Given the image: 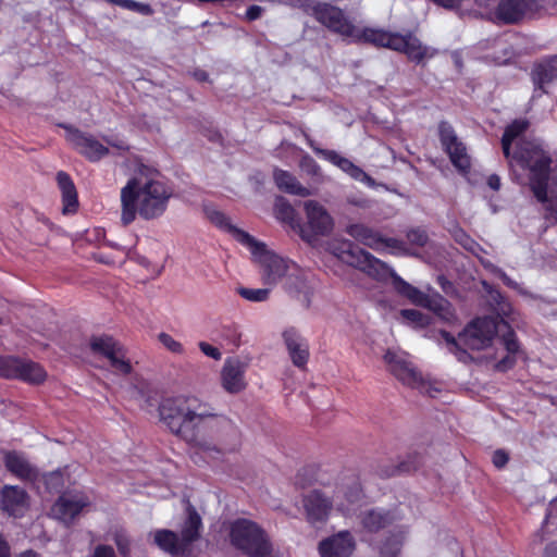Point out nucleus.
I'll return each mask as SVG.
<instances>
[{
	"label": "nucleus",
	"instance_id": "nucleus-46",
	"mask_svg": "<svg viewBox=\"0 0 557 557\" xmlns=\"http://www.w3.org/2000/svg\"><path fill=\"white\" fill-rule=\"evenodd\" d=\"M63 474L61 471H53L47 475L44 476L45 484L50 490H58L60 486L63 485Z\"/></svg>",
	"mask_w": 557,
	"mask_h": 557
},
{
	"label": "nucleus",
	"instance_id": "nucleus-1",
	"mask_svg": "<svg viewBox=\"0 0 557 557\" xmlns=\"http://www.w3.org/2000/svg\"><path fill=\"white\" fill-rule=\"evenodd\" d=\"M159 417L171 433L211 457L234 451L240 445L236 424L195 396L164 398L159 405Z\"/></svg>",
	"mask_w": 557,
	"mask_h": 557
},
{
	"label": "nucleus",
	"instance_id": "nucleus-47",
	"mask_svg": "<svg viewBox=\"0 0 557 557\" xmlns=\"http://www.w3.org/2000/svg\"><path fill=\"white\" fill-rule=\"evenodd\" d=\"M482 263H483V265L485 268H488L494 273H496L503 280V282L507 286H509V287H511L513 289H518L519 288V285L515 281H512L509 276H507V274L504 273L502 270H499L498 268L494 267L491 262L482 260Z\"/></svg>",
	"mask_w": 557,
	"mask_h": 557
},
{
	"label": "nucleus",
	"instance_id": "nucleus-16",
	"mask_svg": "<svg viewBox=\"0 0 557 557\" xmlns=\"http://www.w3.org/2000/svg\"><path fill=\"white\" fill-rule=\"evenodd\" d=\"M313 151L319 154L324 160L329 161L333 165L341 169L344 173L349 175L351 178L361 182L368 186H373L374 181L371 176H369L361 168L352 163L349 159L343 157L335 150L321 149L310 143Z\"/></svg>",
	"mask_w": 557,
	"mask_h": 557
},
{
	"label": "nucleus",
	"instance_id": "nucleus-15",
	"mask_svg": "<svg viewBox=\"0 0 557 557\" xmlns=\"http://www.w3.org/2000/svg\"><path fill=\"white\" fill-rule=\"evenodd\" d=\"M66 140L83 156L88 158L90 161H98L106 154H108L109 150L106 146H103L99 140H97L91 135L79 132L78 129H74L71 127H66Z\"/></svg>",
	"mask_w": 557,
	"mask_h": 557
},
{
	"label": "nucleus",
	"instance_id": "nucleus-43",
	"mask_svg": "<svg viewBox=\"0 0 557 557\" xmlns=\"http://www.w3.org/2000/svg\"><path fill=\"white\" fill-rule=\"evenodd\" d=\"M305 280H306V285H305L306 287H302L298 281L292 280L294 290H287V292L289 294L294 295L295 297L302 299L307 305H309L311 287L308 284V280H307L306 275H305Z\"/></svg>",
	"mask_w": 557,
	"mask_h": 557
},
{
	"label": "nucleus",
	"instance_id": "nucleus-33",
	"mask_svg": "<svg viewBox=\"0 0 557 557\" xmlns=\"http://www.w3.org/2000/svg\"><path fill=\"white\" fill-rule=\"evenodd\" d=\"M206 215L207 218L216 226L227 231L230 234L233 235V237L239 242L242 245H244V242L239 238L238 233H242L244 235H249L248 233L237 228L234 226L230 219L221 211L214 209V208H206Z\"/></svg>",
	"mask_w": 557,
	"mask_h": 557
},
{
	"label": "nucleus",
	"instance_id": "nucleus-60",
	"mask_svg": "<svg viewBox=\"0 0 557 557\" xmlns=\"http://www.w3.org/2000/svg\"><path fill=\"white\" fill-rule=\"evenodd\" d=\"M194 76H195V78H196L197 81H199V82H205V81H207V78H208L207 73H206L205 71H201V70H197V71H195V72H194Z\"/></svg>",
	"mask_w": 557,
	"mask_h": 557
},
{
	"label": "nucleus",
	"instance_id": "nucleus-20",
	"mask_svg": "<svg viewBox=\"0 0 557 557\" xmlns=\"http://www.w3.org/2000/svg\"><path fill=\"white\" fill-rule=\"evenodd\" d=\"M355 540L348 531H342L337 534L322 541L319 545L321 557H349L355 550Z\"/></svg>",
	"mask_w": 557,
	"mask_h": 557
},
{
	"label": "nucleus",
	"instance_id": "nucleus-29",
	"mask_svg": "<svg viewBox=\"0 0 557 557\" xmlns=\"http://www.w3.org/2000/svg\"><path fill=\"white\" fill-rule=\"evenodd\" d=\"M407 529L398 528L394 530L383 542L380 548L381 557H398L403 544L407 537Z\"/></svg>",
	"mask_w": 557,
	"mask_h": 557
},
{
	"label": "nucleus",
	"instance_id": "nucleus-25",
	"mask_svg": "<svg viewBox=\"0 0 557 557\" xmlns=\"http://www.w3.org/2000/svg\"><path fill=\"white\" fill-rule=\"evenodd\" d=\"M57 181L59 188L62 193V212L70 214L76 212L78 208L77 191L73 181L65 172H59L57 174Z\"/></svg>",
	"mask_w": 557,
	"mask_h": 557
},
{
	"label": "nucleus",
	"instance_id": "nucleus-21",
	"mask_svg": "<svg viewBox=\"0 0 557 557\" xmlns=\"http://www.w3.org/2000/svg\"><path fill=\"white\" fill-rule=\"evenodd\" d=\"M246 366L238 359H226L221 370L223 388L231 394L242 392L246 387Z\"/></svg>",
	"mask_w": 557,
	"mask_h": 557
},
{
	"label": "nucleus",
	"instance_id": "nucleus-57",
	"mask_svg": "<svg viewBox=\"0 0 557 557\" xmlns=\"http://www.w3.org/2000/svg\"><path fill=\"white\" fill-rule=\"evenodd\" d=\"M487 184L492 189L498 190L500 187V180L497 175H491L487 180Z\"/></svg>",
	"mask_w": 557,
	"mask_h": 557
},
{
	"label": "nucleus",
	"instance_id": "nucleus-36",
	"mask_svg": "<svg viewBox=\"0 0 557 557\" xmlns=\"http://www.w3.org/2000/svg\"><path fill=\"white\" fill-rule=\"evenodd\" d=\"M22 358L13 356H0V376L5 379H15Z\"/></svg>",
	"mask_w": 557,
	"mask_h": 557
},
{
	"label": "nucleus",
	"instance_id": "nucleus-42",
	"mask_svg": "<svg viewBox=\"0 0 557 557\" xmlns=\"http://www.w3.org/2000/svg\"><path fill=\"white\" fill-rule=\"evenodd\" d=\"M159 342L171 352L176 355H182L184 352L183 345L174 339L170 334L168 333H160L158 335Z\"/></svg>",
	"mask_w": 557,
	"mask_h": 557
},
{
	"label": "nucleus",
	"instance_id": "nucleus-52",
	"mask_svg": "<svg viewBox=\"0 0 557 557\" xmlns=\"http://www.w3.org/2000/svg\"><path fill=\"white\" fill-rule=\"evenodd\" d=\"M434 3L445 9H456L461 7L463 0H432Z\"/></svg>",
	"mask_w": 557,
	"mask_h": 557
},
{
	"label": "nucleus",
	"instance_id": "nucleus-5",
	"mask_svg": "<svg viewBox=\"0 0 557 557\" xmlns=\"http://www.w3.org/2000/svg\"><path fill=\"white\" fill-rule=\"evenodd\" d=\"M503 329H506L507 332L503 335L502 343L508 354H513L518 350L519 346L515 334L503 320L497 321L493 318L475 319L458 334V338H455L445 331L441 332V336L445 342L447 350L459 361L467 363L471 360L468 349L481 350L490 347L496 334L502 332Z\"/></svg>",
	"mask_w": 557,
	"mask_h": 557
},
{
	"label": "nucleus",
	"instance_id": "nucleus-31",
	"mask_svg": "<svg viewBox=\"0 0 557 557\" xmlns=\"http://www.w3.org/2000/svg\"><path fill=\"white\" fill-rule=\"evenodd\" d=\"M346 232L366 246L373 249L381 248V237L369 227L362 224L349 225Z\"/></svg>",
	"mask_w": 557,
	"mask_h": 557
},
{
	"label": "nucleus",
	"instance_id": "nucleus-37",
	"mask_svg": "<svg viewBox=\"0 0 557 557\" xmlns=\"http://www.w3.org/2000/svg\"><path fill=\"white\" fill-rule=\"evenodd\" d=\"M451 235L454 239L460 244L465 249L471 251L473 255L479 256V252L482 251V248L479 244H476L469 235L466 234L463 230L456 226L451 231Z\"/></svg>",
	"mask_w": 557,
	"mask_h": 557
},
{
	"label": "nucleus",
	"instance_id": "nucleus-58",
	"mask_svg": "<svg viewBox=\"0 0 557 557\" xmlns=\"http://www.w3.org/2000/svg\"><path fill=\"white\" fill-rule=\"evenodd\" d=\"M513 363V359L510 357V356H507L505 358H503L499 363L497 364V368L499 370H506L508 369L509 367H511Z\"/></svg>",
	"mask_w": 557,
	"mask_h": 557
},
{
	"label": "nucleus",
	"instance_id": "nucleus-35",
	"mask_svg": "<svg viewBox=\"0 0 557 557\" xmlns=\"http://www.w3.org/2000/svg\"><path fill=\"white\" fill-rule=\"evenodd\" d=\"M555 77H557V57L539 66L534 75V82L540 88H543L544 84L553 81Z\"/></svg>",
	"mask_w": 557,
	"mask_h": 557
},
{
	"label": "nucleus",
	"instance_id": "nucleus-13",
	"mask_svg": "<svg viewBox=\"0 0 557 557\" xmlns=\"http://www.w3.org/2000/svg\"><path fill=\"white\" fill-rule=\"evenodd\" d=\"M387 370L403 384L409 386L418 382L420 373L409 359V355L399 348H389L383 355Z\"/></svg>",
	"mask_w": 557,
	"mask_h": 557
},
{
	"label": "nucleus",
	"instance_id": "nucleus-54",
	"mask_svg": "<svg viewBox=\"0 0 557 557\" xmlns=\"http://www.w3.org/2000/svg\"><path fill=\"white\" fill-rule=\"evenodd\" d=\"M381 247H387V248H392V249H398L401 247V243L397 239H394V238H382L381 237Z\"/></svg>",
	"mask_w": 557,
	"mask_h": 557
},
{
	"label": "nucleus",
	"instance_id": "nucleus-30",
	"mask_svg": "<svg viewBox=\"0 0 557 557\" xmlns=\"http://www.w3.org/2000/svg\"><path fill=\"white\" fill-rule=\"evenodd\" d=\"M201 519L199 515L193 508H189L187 519L181 530V539L186 547L199 537Z\"/></svg>",
	"mask_w": 557,
	"mask_h": 557
},
{
	"label": "nucleus",
	"instance_id": "nucleus-51",
	"mask_svg": "<svg viewBox=\"0 0 557 557\" xmlns=\"http://www.w3.org/2000/svg\"><path fill=\"white\" fill-rule=\"evenodd\" d=\"M263 9L259 5H251L246 11V17L249 21H255L261 16Z\"/></svg>",
	"mask_w": 557,
	"mask_h": 557
},
{
	"label": "nucleus",
	"instance_id": "nucleus-49",
	"mask_svg": "<svg viewBox=\"0 0 557 557\" xmlns=\"http://www.w3.org/2000/svg\"><path fill=\"white\" fill-rule=\"evenodd\" d=\"M94 557H115V554L112 547L100 545L96 547Z\"/></svg>",
	"mask_w": 557,
	"mask_h": 557
},
{
	"label": "nucleus",
	"instance_id": "nucleus-38",
	"mask_svg": "<svg viewBox=\"0 0 557 557\" xmlns=\"http://www.w3.org/2000/svg\"><path fill=\"white\" fill-rule=\"evenodd\" d=\"M399 314L406 323L414 327H423L430 323L429 317L416 309H404Z\"/></svg>",
	"mask_w": 557,
	"mask_h": 557
},
{
	"label": "nucleus",
	"instance_id": "nucleus-7",
	"mask_svg": "<svg viewBox=\"0 0 557 557\" xmlns=\"http://www.w3.org/2000/svg\"><path fill=\"white\" fill-rule=\"evenodd\" d=\"M238 235L244 242V246L249 249L253 262L259 265L264 284L274 286L283 283L286 290H294L292 280H296L302 287H306L305 273L295 263L275 255L267 248L265 244L252 236L242 233Z\"/></svg>",
	"mask_w": 557,
	"mask_h": 557
},
{
	"label": "nucleus",
	"instance_id": "nucleus-32",
	"mask_svg": "<svg viewBox=\"0 0 557 557\" xmlns=\"http://www.w3.org/2000/svg\"><path fill=\"white\" fill-rule=\"evenodd\" d=\"M206 215L207 218L216 226L227 231L230 234L233 235V237L239 242L242 245H244V242L239 238L238 233H242L244 235H249L248 233L237 228L234 226L230 219L221 211L214 209V208H206Z\"/></svg>",
	"mask_w": 557,
	"mask_h": 557
},
{
	"label": "nucleus",
	"instance_id": "nucleus-2",
	"mask_svg": "<svg viewBox=\"0 0 557 557\" xmlns=\"http://www.w3.org/2000/svg\"><path fill=\"white\" fill-rule=\"evenodd\" d=\"M528 128V122L513 121L505 129L502 146L505 157L513 172L517 169L529 172L530 188L548 214L557 220V196L555 188L548 191V178L552 158L537 140H525L521 136Z\"/></svg>",
	"mask_w": 557,
	"mask_h": 557
},
{
	"label": "nucleus",
	"instance_id": "nucleus-41",
	"mask_svg": "<svg viewBox=\"0 0 557 557\" xmlns=\"http://www.w3.org/2000/svg\"><path fill=\"white\" fill-rule=\"evenodd\" d=\"M112 3L117 4L121 8L139 12L144 15H149L152 13L151 8L148 4L140 3L134 0H109Z\"/></svg>",
	"mask_w": 557,
	"mask_h": 557
},
{
	"label": "nucleus",
	"instance_id": "nucleus-27",
	"mask_svg": "<svg viewBox=\"0 0 557 557\" xmlns=\"http://www.w3.org/2000/svg\"><path fill=\"white\" fill-rule=\"evenodd\" d=\"M156 545L172 555H181L187 549L181 536L170 530H157L153 533Z\"/></svg>",
	"mask_w": 557,
	"mask_h": 557
},
{
	"label": "nucleus",
	"instance_id": "nucleus-55",
	"mask_svg": "<svg viewBox=\"0 0 557 557\" xmlns=\"http://www.w3.org/2000/svg\"><path fill=\"white\" fill-rule=\"evenodd\" d=\"M0 557H11L9 544L0 536Z\"/></svg>",
	"mask_w": 557,
	"mask_h": 557
},
{
	"label": "nucleus",
	"instance_id": "nucleus-34",
	"mask_svg": "<svg viewBox=\"0 0 557 557\" xmlns=\"http://www.w3.org/2000/svg\"><path fill=\"white\" fill-rule=\"evenodd\" d=\"M274 214L277 220L285 224H288L290 227H299V223L296 219V211L286 199L278 197L275 200Z\"/></svg>",
	"mask_w": 557,
	"mask_h": 557
},
{
	"label": "nucleus",
	"instance_id": "nucleus-26",
	"mask_svg": "<svg viewBox=\"0 0 557 557\" xmlns=\"http://www.w3.org/2000/svg\"><path fill=\"white\" fill-rule=\"evenodd\" d=\"M273 178L278 189L300 197H307L311 195L310 189L302 186L299 181L289 172L275 169L273 172Z\"/></svg>",
	"mask_w": 557,
	"mask_h": 557
},
{
	"label": "nucleus",
	"instance_id": "nucleus-50",
	"mask_svg": "<svg viewBox=\"0 0 557 557\" xmlns=\"http://www.w3.org/2000/svg\"><path fill=\"white\" fill-rule=\"evenodd\" d=\"M507 461H508V456L505 451L497 450L494 453L493 463L495 465V467L502 468L507 463Z\"/></svg>",
	"mask_w": 557,
	"mask_h": 557
},
{
	"label": "nucleus",
	"instance_id": "nucleus-19",
	"mask_svg": "<svg viewBox=\"0 0 557 557\" xmlns=\"http://www.w3.org/2000/svg\"><path fill=\"white\" fill-rule=\"evenodd\" d=\"M282 337L293 364L300 369L305 368L309 359L307 339L295 327L286 329Z\"/></svg>",
	"mask_w": 557,
	"mask_h": 557
},
{
	"label": "nucleus",
	"instance_id": "nucleus-14",
	"mask_svg": "<svg viewBox=\"0 0 557 557\" xmlns=\"http://www.w3.org/2000/svg\"><path fill=\"white\" fill-rule=\"evenodd\" d=\"M89 505V499L86 495L79 492L65 493L51 507V516L69 524L82 512V510Z\"/></svg>",
	"mask_w": 557,
	"mask_h": 557
},
{
	"label": "nucleus",
	"instance_id": "nucleus-9",
	"mask_svg": "<svg viewBox=\"0 0 557 557\" xmlns=\"http://www.w3.org/2000/svg\"><path fill=\"white\" fill-rule=\"evenodd\" d=\"M230 540L234 547L249 557H265L271 553V544L264 531L247 519H237L231 523Z\"/></svg>",
	"mask_w": 557,
	"mask_h": 557
},
{
	"label": "nucleus",
	"instance_id": "nucleus-44",
	"mask_svg": "<svg viewBox=\"0 0 557 557\" xmlns=\"http://www.w3.org/2000/svg\"><path fill=\"white\" fill-rule=\"evenodd\" d=\"M300 169L309 176L321 177L320 165L309 156L302 157L300 161Z\"/></svg>",
	"mask_w": 557,
	"mask_h": 557
},
{
	"label": "nucleus",
	"instance_id": "nucleus-53",
	"mask_svg": "<svg viewBox=\"0 0 557 557\" xmlns=\"http://www.w3.org/2000/svg\"><path fill=\"white\" fill-rule=\"evenodd\" d=\"M115 543L121 554L125 555L128 552L129 541L127 540V537L119 535L115 539Z\"/></svg>",
	"mask_w": 557,
	"mask_h": 557
},
{
	"label": "nucleus",
	"instance_id": "nucleus-10",
	"mask_svg": "<svg viewBox=\"0 0 557 557\" xmlns=\"http://www.w3.org/2000/svg\"><path fill=\"white\" fill-rule=\"evenodd\" d=\"M396 290L407 297L412 304L433 311L443 321L454 324L457 321L450 304L440 294H424L414 286L393 275Z\"/></svg>",
	"mask_w": 557,
	"mask_h": 557
},
{
	"label": "nucleus",
	"instance_id": "nucleus-18",
	"mask_svg": "<svg viewBox=\"0 0 557 557\" xmlns=\"http://www.w3.org/2000/svg\"><path fill=\"white\" fill-rule=\"evenodd\" d=\"M536 0H499L494 18L500 23L513 24L535 7Z\"/></svg>",
	"mask_w": 557,
	"mask_h": 557
},
{
	"label": "nucleus",
	"instance_id": "nucleus-23",
	"mask_svg": "<svg viewBox=\"0 0 557 557\" xmlns=\"http://www.w3.org/2000/svg\"><path fill=\"white\" fill-rule=\"evenodd\" d=\"M4 463L11 473L22 480L34 482L39 476L38 470L26 459L23 454L16 451H7L4 454Z\"/></svg>",
	"mask_w": 557,
	"mask_h": 557
},
{
	"label": "nucleus",
	"instance_id": "nucleus-6",
	"mask_svg": "<svg viewBox=\"0 0 557 557\" xmlns=\"http://www.w3.org/2000/svg\"><path fill=\"white\" fill-rule=\"evenodd\" d=\"M363 495L359 483L349 479L336 485L332 494L313 491L304 498L306 517L311 524H323L333 510L354 517L362 506Z\"/></svg>",
	"mask_w": 557,
	"mask_h": 557
},
{
	"label": "nucleus",
	"instance_id": "nucleus-24",
	"mask_svg": "<svg viewBox=\"0 0 557 557\" xmlns=\"http://www.w3.org/2000/svg\"><path fill=\"white\" fill-rule=\"evenodd\" d=\"M357 515L362 528L371 533L380 531L393 521V517L383 509H367L361 511L360 508L355 516Z\"/></svg>",
	"mask_w": 557,
	"mask_h": 557
},
{
	"label": "nucleus",
	"instance_id": "nucleus-3",
	"mask_svg": "<svg viewBox=\"0 0 557 557\" xmlns=\"http://www.w3.org/2000/svg\"><path fill=\"white\" fill-rule=\"evenodd\" d=\"M315 18L333 32L351 40L364 39L376 46L389 48L405 53L413 62H422L434 55V50L423 46L413 35H400L382 29H364L360 32L344 15L343 11L330 4H317L312 7Z\"/></svg>",
	"mask_w": 557,
	"mask_h": 557
},
{
	"label": "nucleus",
	"instance_id": "nucleus-28",
	"mask_svg": "<svg viewBox=\"0 0 557 557\" xmlns=\"http://www.w3.org/2000/svg\"><path fill=\"white\" fill-rule=\"evenodd\" d=\"M21 364L15 379L29 384H39L46 380L47 373L40 364L28 359H22Z\"/></svg>",
	"mask_w": 557,
	"mask_h": 557
},
{
	"label": "nucleus",
	"instance_id": "nucleus-40",
	"mask_svg": "<svg viewBox=\"0 0 557 557\" xmlns=\"http://www.w3.org/2000/svg\"><path fill=\"white\" fill-rule=\"evenodd\" d=\"M239 295L246 300L253 302L265 301L270 296V288H246L238 289Z\"/></svg>",
	"mask_w": 557,
	"mask_h": 557
},
{
	"label": "nucleus",
	"instance_id": "nucleus-62",
	"mask_svg": "<svg viewBox=\"0 0 557 557\" xmlns=\"http://www.w3.org/2000/svg\"><path fill=\"white\" fill-rule=\"evenodd\" d=\"M2 323V319L0 318V324Z\"/></svg>",
	"mask_w": 557,
	"mask_h": 557
},
{
	"label": "nucleus",
	"instance_id": "nucleus-61",
	"mask_svg": "<svg viewBox=\"0 0 557 557\" xmlns=\"http://www.w3.org/2000/svg\"><path fill=\"white\" fill-rule=\"evenodd\" d=\"M107 143L113 147H116L119 149H124L126 146L123 141H119V143H114V141H111V140H107Z\"/></svg>",
	"mask_w": 557,
	"mask_h": 557
},
{
	"label": "nucleus",
	"instance_id": "nucleus-56",
	"mask_svg": "<svg viewBox=\"0 0 557 557\" xmlns=\"http://www.w3.org/2000/svg\"><path fill=\"white\" fill-rule=\"evenodd\" d=\"M544 557H557V543H550L545 547Z\"/></svg>",
	"mask_w": 557,
	"mask_h": 557
},
{
	"label": "nucleus",
	"instance_id": "nucleus-39",
	"mask_svg": "<svg viewBox=\"0 0 557 557\" xmlns=\"http://www.w3.org/2000/svg\"><path fill=\"white\" fill-rule=\"evenodd\" d=\"M418 382L412 383L409 387L418 389L421 394L428 395L432 398L436 397L442 392V386L435 382L424 380L421 373L418 374Z\"/></svg>",
	"mask_w": 557,
	"mask_h": 557
},
{
	"label": "nucleus",
	"instance_id": "nucleus-22",
	"mask_svg": "<svg viewBox=\"0 0 557 557\" xmlns=\"http://www.w3.org/2000/svg\"><path fill=\"white\" fill-rule=\"evenodd\" d=\"M0 506L10 516H23L28 508V496L18 486L5 485L0 492Z\"/></svg>",
	"mask_w": 557,
	"mask_h": 557
},
{
	"label": "nucleus",
	"instance_id": "nucleus-17",
	"mask_svg": "<svg viewBox=\"0 0 557 557\" xmlns=\"http://www.w3.org/2000/svg\"><path fill=\"white\" fill-rule=\"evenodd\" d=\"M440 136L442 145L449 154L453 164L460 171H466L470 166V159L466 152V148L460 143L454 129L447 123L440 124Z\"/></svg>",
	"mask_w": 557,
	"mask_h": 557
},
{
	"label": "nucleus",
	"instance_id": "nucleus-59",
	"mask_svg": "<svg viewBox=\"0 0 557 557\" xmlns=\"http://www.w3.org/2000/svg\"><path fill=\"white\" fill-rule=\"evenodd\" d=\"M475 3L484 9H490L494 5L495 0H475Z\"/></svg>",
	"mask_w": 557,
	"mask_h": 557
},
{
	"label": "nucleus",
	"instance_id": "nucleus-11",
	"mask_svg": "<svg viewBox=\"0 0 557 557\" xmlns=\"http://www.w3.org/2000/svg\"><path fill=\"white\" fill-rule=\"evenodd\" d=\"M308 228L299 225L298 230L304 240L309 244L315 242V236L329 235L334 228V220L327 210L315 200L304 202Z\"/></svg>",
	"mask_w": 557,
	"mask_h": 557
},
{
	"label": "nucleus",
	"instance_id": "nucleus-48",
	"mask_svg": "<svg viewBox=\"0 0 557 557\" xmlns=\"http://www.w3.org/2000/svg\"><path fill=\"white\" fill-rule=\"evenodd\" d=\"M199 346V349L209 358H212L214 360H221L222 358V352L220 351L219 348L210 345L209 343L207 342H200L198 344Z\"/></svg>",
	"mask_w": 557,
	"mask_h": 557
},
{
	"label": "nucleus",
	"instance_id": "nucleus-12",
	"mask_svg": "<svg viewBox=\"0 0 557 557\" xmlns=\"http://www.w3.org/2000/svg\"><path fill=\"white\" fill-rule=\"evenodd\" d=\"M89 348L92 354L109 360L115 372L128 374L132 366L126 358L123 346L110 335L92 336L89 339Z\"/></svg>",
	"mask_w": 557,
	"mask_h": 557
},
{
	"label": "nucleus",
	"instance_id": "nucleus-4",
	"mask_svg": "<svg viewBox=\"0 0 557 557\" xmlns=\"http://www.w3.org/2000/svg\"><path fill=\"white\" fill-rule=\"evenodd\" d=\"M173 190L157 174L141 170L121 188V221L131 224L136 215L145 220L161 216L168 209Z\"/></svg>",
	"mask_w": 557,
	"mask_h": 557
},
{
	"label": "nucleus",
	"instance_id": "nucleus-45",
	"mask_svg": "<svg viewBox=\"0 0 557 557\" xmlns=\"http://www.w3.org/2000/svg\"><path fill=\"white\" fill-rule=\"evenodd\" d=\"M407 238L410 244L419 247H423L429 240L426 232L420 227L410 230L407 233Z\"/></svg>",
	"mask_w": 557,
	"mask_h": 557
},
{
	"label": "nucleus",
	"instance_id": "nucleus-8",
	"mask_svg": "<svg viewBox=\"0 0 557 557\" xmlns=\"http://www.w3.org/2000/svg\"><path fill=\"white\" fill-rule=\"evenodd\" d=\"M325 249L342 262L375 278L381 280L391 274V269L385 263L347 239L333 238L325 244Z\"/></svg>",
	"mask_w": 557,
	"mask_h": 557
}]
</instances>
